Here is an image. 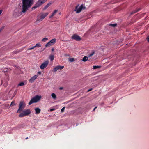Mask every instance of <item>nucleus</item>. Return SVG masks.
<instances>
[{
	"mask_svg": "<svg viewBox=\"0 0 149 149\" xmlns=\"http://www.w3.org/2000/svg\"><path fill=\"white\" fill-rule=\"evenodd\" d=\"M48 13H41L40 17H39V16L38 17L37 20L38 21H42L48 15Z\"/></svg>",
	"mask_w": 149,
	"mask_h": 149,
	"instance_id": "nucleus-6",
	"label": "nucleus"
},
{
	"mask_svg": "<svg viewBox=\"0 0 149 149\" xmlns=\"http://www.w3.org/2000/svg\"><path fill=\"white\" fill-rule=\"evenodd\" d=\"M54 16V15L52 14V15L49 17V18H51L53 16Z\"/></svg>",
	"mask_w": 149,
	"mask_h": 149,
	"instance_id": "nucleus-39",
	"label": "nucleus"
},
{
	"mask_svg": "<svg viewBox=\"0 0 149 149\" xmlns=\"http://www.w3.org/2000/svg\"><path fill=\"white\" fill-rule=\"evenodd\" d=\"M110 26H111L113 27H115L116 26L117 24H110L109 25Z\"/></svg>",
	"mask_w": 149,
	"mask_h": 149,
	"instance_id": "nucleus-27",
	"label": "nucleus"
},
{
	"mask_svg": "<svg viewBox=\"0 0 149 149\" xmlns=\"http://www.w3.org/2000/svg\"><path fill=\"white\" fill-rule=\"evenodd\" d=\"M41 72L40 71H39L38 72V74H41Z\"/></svg>",
	"mask_w": 149,
	"mask_h": 149,
	"instance_id": "nucleus-36",
	"label": "nucleus"
},
{
	"mask_svg": "<svg viewBox=\"0 0 149 149\" xmlns=\"http://www.w3.org/2000/svg\"><path fill=\"white\" fill-rule=\"evenodd\" d=\"M18 11V9H17L15 10V12H17V11Z\"/></svg>",
	"mask_w": 149,
	"mask_h": 149,
	"instance_id": "nucleus-40",
	"label": "nucleus"
},
{
	"mask_svg": "<svg viewBox=\"0 0 149 149\" xmlns=\"http://www.w3.org/2000/svg\"><path fill=\"white\" fill-rule=\"evenodd\" d=\"M72 38L77 41H80L81 39V38L79 36L75 34L73 35L72 36Z\"/></svg>",
	"mask_w": 149,
	"mask_h": 149,
	"instance_id": "nucleus-8",
	"label": "nucleus"
},
{
	"mask_svg": "<svg viewBox=\"0 0 149 149\" xmlns=\"http://www.w3.org/2000/svg\"><path fill=\"white\" fill-rule=\"evenodd\" d=\"M25 104L23 101L20 102L19 105V109L17 110V113H20L24 109Z\"/></svg>",
	"mask_w": 149,
	"mask_h": 149,
	"instance_id": "nucleus-4",
	"label": "nucleus"
},
{
	"mask_svg": "<svg viewBox=\"0 0 149 149\" xmlns=\"http://www.w3.org/2000/svg\"><path fill=\"white\" fill-rule=\"evenodd\" d=\"M52 4V3L50 2H49L48 3H47V4L46 5L44 8V9H46L48 7H49L50 5H51Z\"/></svg>",
	"mask_w": 149,
	"mask_h": 149,
	"instance_id": "nucleus-14",
	"label": "nucleus"
},
{
	"mask_svg": "<svg viewBox=\"0 0 149 149\" xmlns=\"http://www.w3.org/2000/svg\"><path fill=\"white\" fill-rule=\"evenodd\" d=\"M69 61L70 62H72L74 61L75 60L74 58H70L69 59Z\"/></svg>",
	"mask_w": 149,
	"mask_h": 149,
	"instance_id": "nucleus-28",
	"label": "nucleus"
},
{
	"mask_svg": "<svg viewBox=\"0 0 149 149\" xmlns=\"http://www.w3.org/2000/svg\"><path fill=\"white\" fill-rule=\"evenodd\" d=\"M2 84V80H1V81H0V86Z\"/></svg>",
	"mask_w": 149,
	"mask_h": 149,
	"instance_id": "nucleus-32",
	"label": "nucleus"
},
{
	"mask_svg": "<svg viewBox=\"0 0 149 149\" xmlns=\"http://www.w3.org/2000/svg\"><path fill=\"white\" fill-rule=\"evenodd\" d=\"M34 46L35 48L36 47H40L41 46L40 45V43H37V44H36V45L35 46Z\"/></svg>",
	"mask_w": 149,
	"mask_h": 149,
	"instance_id": "nucleus-22",
	"label": "nucleus"
},
{
	"mask_svg": "<svg viewBox=\"0 0 149 149\" xmlns=\"http://www.w3.org/2000/svg\"><path fill=\"white\" fill-rule=\"evenodd\" d=\"M63 89V87H60V89L61 90L62 89Z\"/></svg>",
	"mask_w": 149,
	"mask_h": 149,
	"instance_id": "nucleus-43",
	"label": "nucleus"
},
{
	"mask_svg": "<svg viewBox=\"0 0 149 149\" xmlns=\"http://www.w3.org/2000/svg\"><path fill=\"white\" fill-rule=\"evenodd\" d=\"M58 68H59V70H62L64 68V66H58Z\"/></svg>",
	"mask_w": 149,
	"mask_h": 149,
	"instance_id": "nucleus-23",
	"label": "nucleus"
},
{
	"mask_svg": "<svg viewBox=\"0 0 149 149\" xmlns=\"http://www.w3.org/2000/svg\"><path fill=\"white\" fill-rule=\"evenodd\" d=\"M41 97L38 95H36L35 97L32 98L29 103V105H31L33 103H36L40 99Z\"/></svg>",
	"mask_w": 149,
	"mask_h": 149,
	"instance_id": "nucleus-3",
	"label": "nucleus"
},
{
	"mask_svg": "<svg viewBox=\"0 0 149 149\" xmlns=\"http://www.w3.org/2000/svg\"><path fill=\"white\" fill-rule=\"evenodd\" d=\"M95 53V51H93L89 55H88V57L89 58L90 57H92Z\"/></svg>",
	"mask_w": 149,
	"mask_h": 149,
	"instance_id": "nucleus-15",
	"label": "nucleus"
},
{
	"mask_svg": "<svg viewBox=\"0 0 149 149\" xmlns=\"http://www.w3.org/2000/svg\"><path fill=\"white\" fill-rule=\"evenodd\" d=\"M15 104L14 102L12 101L11 103L10 106H14L15 105Z\"/></svg>",
	"mask_w": 149,
	"mask_h": 149,
	"instance_id": "nucleus-29",
	"label": "nucleus"
},
{
	"mask_svg": "<svg viewBox=\"0 0 149 149\" xmlns=\"http://www.w3.org/2000/svg\"><path fill=\"white\" fill-rule=\"evenodd\" d=\"M65 107H63L61 109V112H63L64 111V110H65Z\"/></svg>",
	"mask_w": 149,
	"mask_h": 149,
	"instance_id": "nucleus-31",
	"label": "nucleus"
},
{
	"mask_svg": "<svg viewBox=\"0 0 149 149\" xmlns=\"http://www.w3.org/2000/svg\"><path fill=\"white\" fill-rule=\"evenodd\" d=\"M92 88H91V89H89V90L87 91H88V92H89V91H92Z\"/></svg>",
	"mask_w": 149,
	"mask_h": 149,
	"instance_id": "nucleus-35",
	"label": "nucleus"
},
{
	"mask_svg": "<svg viewBox=\"0 0 149 149\" xmlns=\"http://www.w3.org/2000/svg\"><path fill=\"white\" fill-rule=\"evenodd\" d=\"M31 113V111L29 109L25 110L23 111L21 113L19 116V117H24L25 116L28 115Z\"/></svg>",
	"mask_w": 149,
	"mask_h": 149,
	"instance_id": "nucleus-5",
	"label": "nucleus"
},
{
	"mask_svg": "<svg viewBox=\"0 0 149 149\" xmlns=\"http://www.w3.org/2000/svg\"><path fill=\"white\" fill-rule=\"evenodd\" d=\"M35 48V47H34V46L33 47H31V48H29L28 49V50H31L32 49H33L34 48Z\"/></svg>",
	"mask_w": 149,
	"mask_h": 149,
	"instance_id": "nucleus-30",
	"label": "nucleus"
},
{
	"mask_svg": "<svg viewBox=\"0 0 149 149\" xmlns=\"http://www.w3.org/2000/svg\"><path fill=\"white\" fill-rule=\"evenodd\" d=\"M54 110H55L54 109H50V110L51 111H53Z\"/></svg>",
	"mask_w": 149,
	"mask_h": 149,
	"instance_id": "nucleus-37",
	"label": "nucleus"
},
{
	"mask_svg": "<svg viewBox=\"0 0 149 149\" xmlns=\"http://www.w3.org/2000/svg\"><path fill=\"white\" fill-rule=\"evenodd\" d=\"M24 85V83L23 82H21L18 85V86H23Z\"/></svg>",
	"mask_w": 149,
	"mask_h": 149,
	"instance_id": "nucleus-24",
	"label": "nucleus"
},
{
	"mask_svg": "<svg viewBox=\"0 0 149 149\" xmlns=\"http://www.w3.org/2000/svg\"><path fill=\"white\" fill-rule=\"evenodd\" d=\"M38 76L37 75H35L33 76L29 80V82L30 83H32L33 82L35 79H36L38 77Z\"/></svg>",
	"mask_w": 149,
	"mask_h": 149,
	"instance_id": "nucleus-10",
	"label": "nucleus"
},
{
	"mask_svg": "<svg viewBox=\"0 0 149 149\" xmlns=\"http://www.w3.org/2000/svg\"><path fill=\"white\" fill-rule=\"evenodd\" d=\"M49 61H47L42 63L40 66V68L41 69H43L47 67L49 63Z\"/></svg>",
	"mask_w": 149,
	"mask_h": 149,
	"instance_id": "nucleus-7",
	"label": "nucleus"
},
{
	"mask_svg": "<svg viewBox=\"0 0 149 149\" xmlns=\"http://www.w3.org/2000/svg\"><path fill=\"white\" fill-rule=\"evenodd\" d=\"M84 7L83 5H81L79 7L78 6H77L76 7L74 10L76 11L77 13H79L81 11V10Z\"/></svg>",
	"mask_w": 149,
	"mask_h": 149,
	"instance_id": "nucleus-9",
	"label": "nucleus"
},
{
	"mask_svg": "<svg viewBox=\"0 0 149 149\" xmlns=\"http://www.w3.org/2000/svg\"><path fill=\"white\" fill-rule=\"evenodd\" d=\"M59 70V68H58V66H57L55 67L54 68L53 71L54 72H56L57 70Z\"/></svg>",
	"mask_w": 149,
	"mask_h": 149,
	"instance_id": "nucleus-18",
	"label": "nucleus"
},
{
	"mask_svg": "<svg viewBox=\"0 0 149 149\" xmlns=\"http://www.w3.org/2000/svg\"><path fill=\"white\" fill-rule=\"evenodd\" d=\"M4 27H2L0 29V32L3 29Z\"/></svg>",
	"mask_w": 149,
	"mask_h": 149,
	"instance_id": "nucleus-33",
	"label": "nucleus"
},
{
	"mask_svg": "<svg viewBox=\"0 0 149 149\" xmlns=\"http://www.w3.org/2000/svg\"><path fill=\"white\" fill-rule=\"evenodd\" d=\"M54 55H51L49 56V58L51 61H53L54 59Z\"/></svg>",
	"mask_w": 149,
	"mask_h": 149,
	"instance_id": "nucleus-20",
	"label": "nucleus"
},
{
	"mask_svg": "<svg viewBox=\"0 0 149 149\" xmlns=\"http://www.w3.org/2000/svg\"><path fill=\"white\" fill-rule=\"evenodd\" d=\"M50 42L52 45H54L56 42V39L55 38L51 40Z\"/></svg>",
	"mask_w": 149,
	"mask_h": 149,
	"instance_id": "nucleus-12",
	"label": "nucleus"
},
{
	"mask_svg": "<svg viewBox=\"0 0 149 149\" xmlns=\"http://www.w3.org/2000/svg\"><path fill=\"white\" fill-rule=\"evenodd\" d=\"M3 10H0V15L2 13Z\"/></svg>",
	"mask_w": 149,
	"mask_h": 149,
	"instance_id": "nucleus-38",
	"label": "nucleus"
},
{
	"mask_svg": "<svg viewBox=\"0 0 149 149\" xmlns=\"http://www.w3.org/2000/svg\"><path fill=\"white\" fill-rule=\"evenodd\" d=\"M52 45H53L52 44L51 42H50L49 41V42H48L46 44L45 46H46V47H47L50 46Z\"/></svg>",
	"mask_w": 149,
	"mask_h": 149,
	"instance_id": "nucleus-13",
	"label": "nucleus"
},
{
	"mask_svg": "<svg viewBox=\"0 0 149 149\" xmlns=\"http://www.w3.org/2000/svg\"><path fill=\"white\" fill-rule=\"evenodd\" d=\"M36 113L37 114H39L40 112V109L38 108H37L35 109Z\"/></svg>",
	"mask_w": 149,
	"mask_h": 149,
	"instance_id": "nucleus-11",
	"label": "nucleus"
},
{
	"mask_svg": "<svg viewBox=\"0 0 149 149\" xmlns=\"http://www.w3.org/2000/svg\"><path fill=\"white\" fill-rule=\"evenodd\" d=\"M57 12V10H55L53 12V13H52V14L54 16L55 15V14Z\"/></svg>",
	"mask_w": 149,
	"mask_h": 149,
	"instance_id": "nucleus-26",
	"label": "nucleus"
},
{
	"mask_svg": "<svg viewBox=\"0 0 149 149\" xmlns=\"http://www.w3.org/2000/svg\"><path fill=\"white\" fill-rule=\"evenodd\" d=\"M54 50V48H52V51H53Z\"/></svg>",
	"mask_w": 149,
	"mask_h": 149,
	"instance_id": "nucleus-42",
	"label": "nucleus"
},
{
	"mask_svg": "<svg viewBox=\"0 0 149 149\" xmlns=\"http://www.w3.org/2000/svg\"><path fill=\"white\" fill-rule=\"evenodd\" d=\"M88 57H87L86 56H84L82 60L84 62H85V61H87L88 60Z\"/></svg>",
	"mask_w": 149,
	"mask_h": 149,
	"instance_id": "nucleus-17",
	"label": "nucleus"
},
{
	"mask_svg": "<svg viewBox=\"0 0 149 149\" xmlns=\"http://www.w3.org/2000/svg\"><path fill=\"white\" fill-rule=\"evenodd\" d=\"M139 10H140L139 9H138V10H135L134 11H132V12L131 13L130 15H132V14H134V13H136L138 11H139Z\"/></svg>",
	"mask_w": 149,
	"mask_h": 149,
	"instance_id": "nucleus-19",
	"label": "nucleus"
},
{
	"mask_svg": "<svg viewBox=\"0 0 149 149\" xmlns=\"http://www.w3.org/2000/svg\"><path fill=\"white\" fill-rule=\"evenodd\" d=\"M101 67L100 66H94L93 68L94 69H96L97 68H99Z\"/></svg>",
	"mask_w": 149,
	"mask_h": 149,
	"instance_id": "nucleus-21",
	"label": "nucleus"
},
{
	"mask_svg": "<svg viewBox=\"0 0 149 149\" xmlns=\"http://www.w3.org/2000/svg\"><path fill=\"white\" fill-rule=\"evenodd\" d=\"M97 108V107H96L93 109V111H94L95 109Z\"/></svg>",
	"mask_w": 149,
	"mask_h": 149,
	"instance_id": "nucleus-41",
	"label": "nucleus"
},
{
	"mask_svg": "<svg viewBox=\"0 0 149 149\" xmlns=\"http://www.w3.org/2000/svg\"><path fill=\"white\" fill-rule=\"evenodd\" d=\"M28 139V137H26V138L25 139Z\"/></svg>",
	"mask_w": 149,
	"mask_h": 149,
	"instance_id": "nucleus-44",
	"label": "nucleus"
},
{
	"mask_svg": "<svg viewBox=\"0 0 149 149\" xmlns=\"http://www.w3.org/2000/svg\"><path fill=\"white\" fill-rule=\"evenodd\" d=\"M147 41L149 42V36H148V37L147 38Z\"/></svg>",
	"mask_w": 149,
	"mask_h": 149,
	"instance_id": "nucleus-34",
	"label": "nucleus"
},
{
	"mask_svg": "<svg viewBox=\"0 0 149 149\" xmlns=\"http://www.w3.org/2000/svg\"><path fill=\"white\" fill-rule=\"evenodd\" d=\"M48 40V39L47 38H44L42 39V41L43 42H45L47 40Z\"/></svg>",
	"mask_w": 149,
	"mask_h": 149,
	"instance_id": "nucleus-25",
	"label": "nucleus"
},
{
	"mask_svg": "<svg viewBox=\"0 0 149 149\" xmlns=\"http://www.w3.org/2000/svg\"><path fill=\"white\" fill-rule=\"evenodd\" d=\"M52 97V98L54 99H56V95L54 93H52L51 94Z\"/></svg>",
	"mask_w": 149,
	"mask_h": 149,
	"instance_id": "nucleus-16",
	"label": "nucleus"
},
{
	"mask_svg": "<svg viewBox=\"0 0 149 149\" xmlns=\"http://www.w3.org/2000/svg\"><path fill=\"white\" fill-rule=\"evenodd\" d=\"M47 0H39L35 4L34 6L32 8V10L39 7L44 3Z\"/></svg>",
	"mask_w": 149,
	"mask_h": 149,
	"instance_id": "nucleus-2",
	"label": "nucleus"
},
{
	"mask_svg": "<svg viewBox=\"0 0 149 149\" xmlns=\"http://www.w3.org/2000/svg\"><path fill=\"white\" fill-rule=\"evenodd\" d=\"M33 0H23L22 12H25L33 3Z\"/></svg>",
	"mask_w": 149,
	"mask_h": 149,
	"instance_id": "nucleus-1",
	"label": "nucleus"
}]
</instances>
